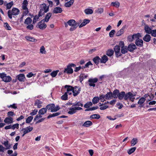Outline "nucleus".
Segmentation results:
<instances>
[{"label":"nucleus","mask_w":156,"mask_h":156,"mask_svg":"<svg viewBox=\"0 0 156 156\" xmlns=\"http://www.w3.org/2000/svg\"><path fill=\"white\" fill-rule=\"evenodd\" d=\"M76 66V65L73 63H71L69 64L67 66L66 68L64 69L63 71L64 74L68 75L71 74L73 73V71L72 67H74Z\"/></svg>","instance_id":"obj_1"},{"label":"nucleus","mask_w":156,"mask_h":156,"mask_svg":"<svg viewBox=\"0 0 156 156\" xmlns=\"http://www.w3.org/2000/svg\"><path fill=\"white\" fill-rule=\"evenodd\" d=\"M68 24L71 26L69 29V30L72 31L76 29L79 25V23L76 22L74 20L71 19L67 21Z\"/></svg>","instance_id":"obj_2"},{"label":"nucleus","mask_w":156,"mask_h":156,"mask_svg":"<svg viewBox=\"0 0 156 156\" xmlns=\"http://www.w3.org/2000/svg\"><path fill=\"white\" fill-rule=\"evenodd\" d=\"M49 6H47L45 3H43L40 5V11L39 13L40 16H43L45 13L49 11Z\"/></svg>","instance_id":"obj_3"},{"label":"nucleus","mask_w":156,"mask_h":156,"mask_svg":"<svg viewBox=\"0 0 156 156\" xmlns=\"http://www.w3.org/2000/svg\"><path fill=\"white\" fill-rule=\"evenodd\" d=\"M20 10L17 8H13L12 10H9L8 12V15L10 19L12 18V15L16 16L18 15L20 12Z\"/></svg>","instance_id":"obj_4"},{"label":"nucleus","mask_w":156,"mask_h":156,"mask_svg":"<svg viewBox=\"0 0 156 156\" xmlns=\"http://www.w3.org/2000/svg\"><path fill=\"white\" fill-rule=\"evenodd\" d=\"M69 111L68 113L70 115H73L77 112V110H80L83 109V108L80 107H73L68 108Z\"/></svg>","instance_id":"obj_5"},{"label":"nucleus","mask_w":156,"mask_h":156,"mask_svg":"<svg viewBox=\"0 0 156 156\" xmlns=\"http://www.w3.org/2000/svg\"><path fill=\"white\" fill-rule=\"evenodd\" d=\"M44 20H42L38 23L37 27L41 30L45 29L47 27V25L44 23Z\"/></svg>","instance_id":"obj_6"},{"label":"nucleus","mask_w":156,"mask_h":156,"mask_svg":"<svg viewBox=\"0 0 156 156\" xmlns=\"http://www.w3.org/2000/svg\"><path fill=\"white\" fill-rule=\"evenodd\" d=\"M114 50L117 57H118L122 55L121 54L120 52V47L118 45H116L115 46Z\"/></svg>","instance_id":"obj_7"},{"label":"nucleus","mask_w":156,"mask_h":156,"mask_svg":"<svg viewBox=\"0 0 156 156\" xmlns=\"http://www.w3.org/2000/svg\"><path fill=\"white\" fill-rule=\"evenodd\" d=\"M81 91V88L77 86H75L73 87V95L76 96Z\"/></svg>","instance_id":"obj_8"},{"label":"nucleus","mask_w":156,"mask_h":156,"mask_svg":"<svg viewBox=\"0 0 156 156\" xmlns=\"http://www.w3.org/2000/svg\"><path fill=\"white\" fill-rule=\"evenodd\" d=\"M98 81V79H89L88 80L89 85L90 86L94 87L95 86V83Z\"/></svg>","instance_id":"obj_9"},{"label":"nucleus","mask_w":156,"mask_h":156,"mask_svg":"<svg viewBox=\"0 0 156 156\" xmlns=\"http://www.w3.org/2000/svg\"><path fill=\"white\" fill-rule=\"evenodd\" d=\"M126 28V25H125L122 28L118 31L116 33V35L117 36H119L123 34Z\"/></svg>","instance_id":"obj_10"},{"label":"nucleus","mask_w":156,"mask_h":156,"mask_svg":"<svg viewBox=\"0 0 156 156\" xmlns=\"http://www.w3.org/2000/svg\"><path fill=\"white\" fill-rule=\"evenodd\" d=\"M136 48V45L133 43L129 44L127 48V49L130 52H133Z\"/></svg>","instance_id":"obj_11"},{"label":"nucleus","mask_w":156,"mask_h":156,"mask_svg":"<svg viewBox=\"0 0 156 156\" xmlns=\"http://www.w3.org/2000/svg\"><path fill=\"white\" fill-rule=\"evenodd\" d=\"M13 119L11 117H6L4 120V122L6 123L9 124H12L13 122Z\"/></svg>","instance_id":"obj_12"},{"label":"nucleus","mask_w":156,"mask_h":156,"mask_svg":"<svg viewBox=\"0 0 156 156\" xmlns=\"http://www.w3.org/2000/svg\"><path fill=\"white\" fill-rule=\"evenodd\" d=\"M62 11V9L61 8L57 7L54 8L52 12L55 14H58L61 13Z\"/></svg>","instance_id":"obj_13"},{"label":"nucleus","mask_w":156,"mask_h":156,"mask_svg":"<svg viewBox=\"0 0 156 156\" xmlns=\"http://www.w3.org/2000/svg\"><path fill=\"white\" fill-rule=\"evenodd\" d=\"M14 3L13 1L8 3L6 1H5L4 6H6V9H9L13 5Z\"/></svg>","instance_id":"obj_14"},{"label":"nucleus","mask_w":156,"mask_h":156,"mask_svg":"<svg viewBox=\"0 0 156 156\" xmlns=\"http://www.w3.org/2000/svg\"><path fill=\"white\" fill-rule=\"evenodd\" d=\"M135 44L138 46L142 47L143 45V41L142 40L139 39V38L136 40Z\"/></svg>","instance_id":"obj_15"},{"label":"nucleus","mask_w":156,"mask_h":156,"mask_svg":"<svg viewBox=\"0 0 156 156\" xmlns=\"http://www.w3.org/2000/svg\"><path fill=\"white\" fill-rule=\"evenodd\" d=\"M134 96V95H133L131 92H129L126 94H125L124 96V99L127 100L129 98V100H131V98Z\"/></svg>","instance_id":"obj_16"},{"label":"nucleus","mask_w":156,"mask_h":156,"mask_svg":"<svg viewBox=\"0 0 156 156\" xmlns=\"http://www.w3.org/2000/svg\"><path fill=\"white\" fill-rule=\"evenodd\" d=\"M33 129V127L29 126L25 128L22 129V130L26 134L31 131Z\"/></svg>","instance_id":"obj_17"},{"label":"nucleus","mask_w":156,"mask_h":156,"mask_svg":"<svg viewBox=\"0 0 156 156\" xmlns=\"http://www.w3.org/2000/svg\"><path fill=\"white\" fill-rule=\"evenodd\" d=\"M144 30L145 32L147 34H150L151 33L152 30L147 25H145L144 26Z\"/></svg>","instance_id":"obj_18"},{"label":"nucleus","mask_w":156,"mask_h":156,"mask_svg":"<svg viewBox=\"0 0 156 156\" xmlns=\"http://www.w3.org/2000/svg\"><path fill=\"white\" fill-rule=\"evenodd\" d=\"M2 144L5 147V150L10 149L11 148V145L9 144L8 140L4 141Z\"/></svg>","instance_id":"obj_19"},{"label":"nucleus","mask_w":156,"mask_h":156,"mask_svg":"<svg viewBox=\"0 0 156 156\" xmlns=\"http://www.w3.org/2000/svg\"><path fill=\"white\" fill-rule=\"evenodd\" d=\"M90 22V20L87 19H85L83 20L81 24L79 26L80 28H81L85 26L88 23Z\"/></svg>","instance_id":"obj_20"},{"label":"nucleus","mask_w":156,"mask_h":156,"mask_svg":"<svg viewBox=\"0 0 156 156\" xmlns=\"http://www.w3.org/2000/svg\"><path fill=\"white\" fill-rule=\"evenodd\" d=\"M42 102L39 100H37L35 101L34 103V106H36L37 108H40L42 106Z\"/></svg>","instance_id":"obj_21"},{"label":"nucleus","mask_w":156,"mask_h":156,"mask_svg":"<svg viewBox=\"0 0 156 156\" xmlns=\"http://www.w3.org/2000/svg\"><path fill=\"white\" fill-rule=\"evenodd\" d=\"M149 34H147L143 38V40L146 42H149L151 40V36Z\"/></svg>","instance_id":"obj_22"},{"label":"nucleus","mask_w":156,"mask_h":156,"mask_svg":"<svg viewBox=\"0 0 156 156\" xmlns=\"http://www.w3.org/2000/svg\"><path fill=\"white\" fill-rule=\"evenodd\" d=\"M108 60V58L105 55H104L100 60L101 63H105Z\"/></svg>","instance_id":"obj_23"},{"label":"nucleus","mask_w":156,"mask_h":156,"mask_svg":"<svg viewBox=\"0 0 156 156\" xmlns=\"http://www.w3.org/2000/svg\"><path fill=\"white\" fill-rule=\"evenodd\" d=\"M119 92V90L118 89H115L114 90L113 93H112V97L115 98H117L118 97Z\"/></svg>","instance_id":"obj_24"},{"label":"nucleus","mask_w":156,"mask_h":156,"mask_svg":"<svg viewBox=\"0 0 156 156\" xmlns=\"http://www.w3.org/2000/svg\"><path fill=\"white\" fill-rule=\"evenodd\" d=\"M65 87L66 88H67L66 92H67V93H69V94H71V93H69V92L70 91H73V87L71 86L66 85L65 86Z\"/></svg>","instance_id":"obj_25"},{"label":"nucleus","mask_w":156,"mask_h":156,"mask_svg":"<svg viewBox=\"0 0 156 156\" xmlns=\"http://www.w3.org/2000/svg\"><path fill=\"white\" fill-rule=\"evenodd\" d=\"M92 122L90 121H87L84 122L82 126H83L88 127L92 125Z\"/></svg>","instance_id":"obj_26"},{"label":"nucleus","mask_w":156,"mask_h":156,"mask_svg":"<svg viewBox=\"0 0 156 156\" xmlns=\"http://www.w3.org/2000/svg\"><path fill=\"white\" fill-rule=\"evenodd\" d=\"M51 13L50 12L47 13L46 15L45 18L44 20V21L46 22H48L51 16Z\"/></svg>","instance_id":"obj_27"},{"label":"nucleus","mask_w":156,"mask_h":156,"mask_svg":"<svg viewBox=\"0 0 156 156\" xmlns=\"http://www.w3.org/2000/svg\"><path fill=\"white\" fill-rule=\"evenodd\" d=\"M74 2V0H70L69 1L66 3L64 6L66 7H69L73 4Z\"/></svg>","instance_id":"obj_28"},{"label":"nucleus","mask_w":156,"mask_h":156,"mask_svg":"<svg viewBox=\"0 0 156 156\" xmlns=\"http://www.w3.org/2000/svg\"><path fill=\"white\" fill-rule=\"evenodd\" d=\"M28 5V2L27 0H24L22 4V8L23 9H25L27 8V6Z\"/></svg>","instance_id":"obj_29"},{"label":"nucleus","mask_w":156,"mask_h":156,"mask_svg":"<svg viewBox=\"0 0 156 156\" xmlns=\"http://www.w3.org/2000/svg\"><path fill=\"white\" fill-rule=\"evenodd\" d=\"M55 106V105L54 104H49V105H47L46 108H47V110H51V112H52V111L53 109V108Z\"/></svg>","instance_id":"obj_30"},{"label":"nucleus","mask_w":156,"mask_h":156,"mask_svg":"<svg viewBox=\"0 0 156 156\" xmlns=\"http://www.w3.org/2000/svg\"><path fill=\"white\" fill-rule=\"evenodd\" d=\"M120 5L119 2L118 1H116L115 2H112L111 4V5L115 7L116 8H118Z\"/></svg>","instance_id":"obj_31"},{"label":"nucleus","mask_w":156,"mask_h":156,"mask_svg":"<svg viewBox=\"0 0 156 156\" xmlns=\"http://www.w3.org/2000/svg\"><path fill=\"white\" fill-rule=\"evenodd\" d=\"M105 99L106 100H110L111 99L112 96V92H108L105 95Z\"/></svg>","instance_id":"obj_32"},{"label":"nucleus","mask_w":156,"mask_h":156,"mask_svg":"<svg viewBox=\"0 0 156 156\" xmlns=\"http://www.w3.org/2000/svg\"><path fill=\"white\" fill-rule=\"evenodd\" d=\"M40 16L39 13L38 15H35L34 17L33 21V23L35 24L37 22V21L38 20L39 18L41 16Z\"/></svg>","instance_id":"obj_33"},{"label":"nucleus","mask_w":156,"mask_h":156,"mask_svg":"<svg viewBox=\"0 0 156 156\" xmlns=\"http://www.w3.org/2000/svg\"><path fill=\"white\" fill-rule=\"evenodd\" d=\"M47 111V108H44L40 109L38 111V114L43 115L45 114Z\"/></svg>","instance_id":"obj_34"},{"label":"nucleus","mask_w":156,"mask_h":156,"mask_svg":"<svg viewBox=\"0 0 156 156\" xmlns=\"http://www.w3.org/2000/svg\"><path fill=\"white\" fill-rule=\"evenodd\" d=\"M84 12L86 14L89 15L92 14L93 11V10L90 9H86L84 10Z\"/></svg>","instance_id":"obj_35"},{"label":"nucleus","mask_w":156,"mask_h":156,"mask_svg":"<svg viewBox=\"0 0 156 156\" xmlns=\"http://www.w3.org/2000/svg\"><path fill=\"white\" fill-rule=\"evenodd\" d=\"M73 107H79L80 106L81 107H82L83 106V105L81 102L80 101L76 102L75 103L73 104Z\"/></svg>","instance_id":"obj_36"},{"label":"nucleus","mask_w":156,"mask_h":156,"mask_svg":"<svg viewBox=\"0 0 156 156\" xmlns=\"http://www.w3.org/2000/svg\"><path fill=\"white\" fill-rule=\"evenodd\" d=\"M138 142V139L136 138H133L131 141V144L132 146H134Z\"/></svg>","instance_id":"obj_37"},{"label":"nucleus","mask_w":156,"mask_h":156,"mask_svg":"<svg viewBox=\"0 0 156 156\" xmlns=\"http://www.w3.org/2000/svg\"><path fill=\"white\" fill-rule=\"evenodd\" d=\"M32 22V20L30 18L28 17L24 21V23L27 25L30 24Z\"/></svg>","instance_id":"obj_38"},{"label":"nucleus","mask_w":156,"mask_h":156,"mask_svg":"<svg viewBox=\"0 0 156 156\" xmlns=\"http://www.w3.org/2000/svg\"><path fill=\"white\" fill-rule=\"evenodd\" d=\"M101 58L99 56H96L93 59V61L95 64H98L99 63Z\"/></svg>","instance_id":"obj_39"},{"label":"nucleus","mask_w":156,"mask_h":156,"mask_svg":"<svg viewBox=\"0 0 156 156\" xmlns=\"http://www.w3.org/2000/svg\"><path fill=\"white\" fill-rule=\"evenodd\" d=\"M125 94V92L124 91H122L120 93H119L118 96L119 99L120 100L122 99L124 97Z\"/></svg>","instance_id":"obj_40"},{"label":"nucleus","mask_w":156,"mask_h":156,"mask_svg":"<svg viewBox=\"0 0 156 156\" xmlns=\"http://www.w3.org/2000/svg\"><path fill=\"white\" fill-rule=\"evenodd\" d=\"M146 101V98L144 97H142L140 98L138 101V104L140 105H142Z\"/></svg>","instance_id":"obj_41"},{"label":"nucleus","mask_w":156,"mask_h":156,"mask_svg":"<svg viewBox=\"0 0 156 156\" xmlns=\"http://www.w3.org/2000/svg\"><path fill=\"white\" fill-rule=\"evenodd\" d=\"M114 51L112 49H109L106 52V55L109 56H111L113 55Z\"/></svg>","instance_id":"obj_42"},{"label":"nucleus","mask_w":156,"mask_h":156,"mask_svg":"<svg viewBox=\"0 0 156 156\" xmlns=\"http://www.w3.org/2000/svg\"><path fill=\"white\" fill-rule=\"evenodd\" d=\"M90 118L98 119L100 118V115L98 114H95L91 115L90 117Z\"/></svg>","instance_id":"obj_43"},{"label":"nucleus","mask_w":156,"mask_h":156,"mask_svg":"<svg viewBox=\"0 0 156 156\" xmlns=\"http://www.w3.org/2000/svg\"><path fill=\"white\" fill-rule=\"evenodd\" d=\"M99 100V98L98 97H94L92 99V101L94 104H96L98 103Z\"/></svg>","instance_id":"obj_44"},{"label":"nucleus","mask_w":156,"mask_h":156,"mask_svg":"<svg viewBox=\"0 0 156 156\" xmlns=\"http://www.w3.org/2000/svg\"><path fill=\"white\" fill-rule=\"evenodd\" d=\"M59 72V70H56L55 71H53L50 73V75L52 77H55L57 75Z\"/></svg>","instance_id":"obj_45"},{"label":"nucleus","mask_w":156,"mask_h":156,"mask_svg":"<svg viewBox=\"0 0 156 156\" xmlns=\"http://www.w3.org/2000/svg\"><path fill=\"white\" fill-rule=\"evenodd\" d=\"M60 113L59 112H56L55 113H53L52 114H51L49 115L47 117V118L49 119L51 118H52L54 117H55L56 116H57L60 115Z\"/></svg>","instance_id":"obj_46"},{"label":"nucleus","mask_w":156,"mask_h":156,"mask_svg":"<svg viewBox=\"0 0 156 156\" xmlns=\"http://www.w3.org/2000/svg\"><path fill=\"white\" fill-rule=\"evenodd\" d=\"M33 117L32 116H30L28 117L26 120V122L27 123H30L32 120Z\"/></svg>","instance_id":"obj_47"},{"label":"nucleus","mask_w":156,"mask_h":156,"mask_svg":"<svg viewBox=\"0 0 156 156\" xmlns=\"http://www.w3.org/2000/svg\"><path fill=\"white\" fill-rule=\"evenodd\" d=\"M127 50L126 49V46L122 47H121V52L123 54H125L127 52Z\"/></svg>","instance_id":"obj_48"},{"label":"nucleus","mask_w":156,"mask_h":156,"mask_svg":"<svg viewBox=\"0 0 156 156\" xmlns=\"http://www.w3.org/2000/svg\"><path fill=\"white\" fill-rule=\"evenodd\" d=\"M136 149V147H133L131 148L127 152L129 154H130L134 152Z\"/></svg>","instance_id":"obj_49"},{"label":"nucleus","mask_w":156,"mask_h":156,"mask_svg":"<svg viewBox=\"0 0 156 156\" xmlns=\"http://www.w3.org/2000/svg\"><path fill=\"white\" fill-rule=\"evenodd\" d=\"M25 38L27 41H29L32 42L35 41V39L33 37L30 36H26V37Z\"/></svg>","instance_id":"obj_50"},{"label":"nucleus","mask_w":156,"mask_h":156,"mask_svg":"<svg viewBox=\"0 0 156 156\" xmlns=\"http://www.w3.org/2000/svg\"><path fill=\"white\" fill-rule=\"evenodd\" d=\"M19 124L18 123H16L14 124L13 125H11V128L12 129L14 130L15 129H18L19 128Z\"/></svg>","instance_id":"obj_51"},{"label":"nucleus","mask_w":156,"mask_h":156,"mask_svg":"<svg viewBox=\"0 0 156 156\" xmlns=\"http://www.w3.org/2000/svg\"><path fill=\"white\" fill-rule=\"evenodd\" d=\"M4 27L6 29L8 30H11V27L9 26L7 23H5L4 24Z\"/></svg>","instance_id":"obj_52"},{"label":"nucleus","mask_w":156,"mask_h":156,"mask_svg":"<svg viewBox=\"0 0 156 156\" xmlns=\"http://www.w3.org/2000/svg\"><path fill=\"white\" fill-rule=\"evenodd\" d=\"M61 99L63 100H66L68 99V96L67 95V92H65L64 95L61 97Z\"/></svg>","instance_id":"obj_53"},{"label":"nucleus","mask_w":156,"mask_h":156,"mask_svg":"<svg viewBox=\"0 0 156 156\" xmlns=\"http://www.w3.org/2000/svg\"><path fill=\"white\" fill-rule=\"evenodd\" d=\"M92 103L91 102H88L86 103L84 105V107L86 108H89L90 106L92 105Z\"/></svg>","instance_id":"obj_54"},{"label":"nucleus","mask_w":156,"mask_h":156,"mask_svg":"<svg viewBox=\"0 0 156 156\" xmlns=\"http://www.w3.org/2000/svg\"><path fill=\"white\" fill-rule=\"evenodd\" d=\"M40 52L42 54H45L46 53L45 48L43 46H42L41 47L40 49Z\"/></svg>","instance_id":"obj_55"},{"label":"nucleus","mask_w":156,"mask_h":156,"mask_svg":"<svg viewBox=\"0 0 156 156\" xmlns=\"http://www.w3.org/2000/svg\"><path fill=\"white\" fill-rule=\"evenodd\" d=\"M35 73H33L32 72H30L28 73L27 75V76L28 78H30L32 76L35 77Z\"/></svg>","instance_id":"obj_56"},{"label":"nucleus","mask_w":156,"mask_h":156,"mask_svg":"<svg viewBox=\"0 0 156 156\" xmlns=\"http://www.w3.org/2000/svg\"><path fill=\"white\" fill-rule=\"evenodd\" d=\"M88 77V74L85 73H82L80 76V78H86Z\"/></svg>","instance_id":"obj_57"},{"label":"nucleus","mask_w":156,"mask_h":156,"mask_svg":"<svg viewBox=\"0 0 156 156\" xmlns=\"http://www.w3.org/2000/svg\"><path fill=\"white\" fill-rule=\"evenodd\" d=\"M15 114L12 111L9 112L7 113V115L8 117H11L13 115H15Z\"/></svg>","instance_id":"obj_58"},{"label":"nucleus","mask_w":156,"mask_h":156,"mask_svg":"<svg viewBox=\"0 0 156 156\" xmlns=\"http://www.w3.org/2000/svg\"><path fill=\"white\" fill-rule=\"evenodd\" d=\"M38 110L37 109H34L33 110V111L30 113V115L31 116H33V115H36L37 112Z\"/></svg>","instance_id":"obj_59"},{"label":"nucleus","mask_w":156,"mask_h":156,"mask_svg":"<svg viewBox=\"0 0 156 156\" xmlns=\"http://www.w3.org/2000/svg\"><path fill=\"white\" fill-rule=\"evenodd\" d=\"M42 114H38L37 115L35 116V117L34 118V121H35L36 120L38 119L39 118H41L42 117Z\"/></svg>","instance_id":"obj_60"},{"label":"nucleus","mask_w":156,"mask_h":156,"mask_svg":"<svg viewBox=\"0 0 156 156\" xmlns=\"http://www.w3.org/2000/svg\"><path fill=\"white\" fill-rule=\"evenodd\" d=\"M115 30H112L109 33V36L111 37H112L114 36V35L115 33Z\"/></svg>","instance_id":"obj_61"},{"label":"nucleus","mask_w":156,"mask_h":156,"mask_svg":"<svg viewBox=\"0 0 156 156\" xmlns=\"http://www.w3.org/2000/svg\"><path fill=\"white\" fill-rule=\"evenodd\" d=\"M99 100H101V101L104 102V101H105V100L104 99L105 98V95L104 94H102L101 95H100L99 97Z\"/></svg>","instance_id":"obj_62"},{"label":"nucleus","mask_w":156,"mask_h":156,"mask_svg":"<svg viewBox=\"0 0 156 156\" xmlns=\"http://www.w3.org/2000/svg\"><path fill=\"white\" fill-rule=\"evenodd\" d=\"M133 35H134V36L133 37V39H134L135 38H137V39L140 37H141L140 34L139 33H138L136 34H133Z\"/></svg>","instance_id":"obj_63"},{"label":"nucleus","mask_w":156,"mask_h":156,"mask_svg":"<svg viewBox=\"0 0 156 156\" xmlns=\"http://www.w3.org/2000/svg\"><path fill=\"white\" fill-rule=\"evenodd\" d=\"M151 35L154 37H156V30H152L151 33L150 34Z\"/></svg>","instance_id":"obj_64"}]
</instances>
